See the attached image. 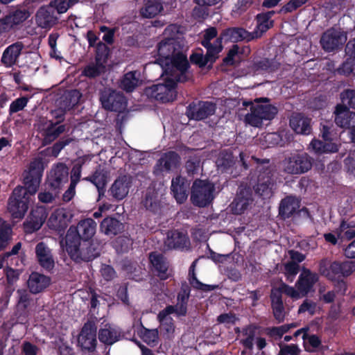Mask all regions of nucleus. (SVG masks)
<instances>
[{"mask_svg":"<svg viewBox=\"0 0 355 355\" xmlns=\"http://www.w3.org/2000/svg\"><path fill=\"white\" fill-rule=\"evenodd\" d=\"M349 58L341 64L338 69L339 74L349 76L350 74H355V56L349 55Z\"/></svg>","mask_w":355,"mask_h":355,"instance_id":"52","label":"nucleus"},{"mask_svg":"<svg viewBox=\"0 0 355 355\" xmlns=\"http://www.w3.org/2000/svg\"><path fill=\"white\" fill-rule=\"evenodd\" d=\"M12 239V229L10 225H4L0 227V252L6 248Z\"/></svg>","mask_w":355,"mask_h":355,"instance_id":"51","label":"nucleus"},{"mask_svg":"<svg viewBox=\"0 0 355 355\" xmlns=\"http://www.w3.org/2000/svg\"><path fill=\"white\" fill-rule=\"evenodd\" d=\"M105 71V66L102 63L96 62V64H89L86 66L83 75L89 78H94L100 76Z\"/></svg>","mask_w":355,"mask_h":355,"instance_id":"49","label":"nucleus"},{"mask_svg":"<svg viewBox=\"0 0 355 355\" xmlns=\"http://www.w3.org/2000/svg\"><path fill=\"white\" fill-rule=\"evenodd\" d=\"M311 121L302 113H295L290 118L289 125L297 134L308 135L311 132Z\"/></svg>","mask_w":355,"mask_h":355,"instance_id":"24","label":"nucleus"},{"mask_svg":"<svg viewBox=\"0 0 355 355\" xmlns=\"http://www.w3.org/2000/svg\"><path fill=\"white\" fill-rule=\"evenodd\" d=\"M189 284L196 290L202 291L204 292H209L211 291H214L215 289L218 288V285H211V284H206L202 282H201L200 280L198 279L197 277H192V279H189Z\"/></svg>","mask_w":355,"mask_h":355,"instance_id":"56","label":"nucleus"},{"mask_svg":"<svg viewBox=\"0 0 355 355\" xmlns=\"http://www.w3.org/2000/svg\"><path fill=\"white\" fill-rule=\"evenodd\" d=\"M51 283V278L37 272H33L28 279L27 285L32 294H37L44 291Z\"/></svg>","mask_w":355,"mask_h":355,"instance_id":"23","label":"nucleus"},{"mask_svg":"<svg viewBox=\"0 0 355 355\" xmlns=\"http://www.w3.org/2000/svg\"><path fill=\"white\" fill-rule=\"evenodd\" d=\"M216 163L222 172H227L235 164L236 160L232 152L223 150L220 153Z\"/></svg>","mask_w":355,"mask_h":355,"instance_id":"39","label":"nucleus"},{"mask_svg":"<svg viewBox=\"0 0 355 355\" xmlns=\"http://www.w3.org/2000/svg\"><path fill=\"white\" fill-rule=\"evenodd\" d=\"M18 295L17 306L21 311H26L31 305L33 300L30 291L26 289H18L17 291Z\"/></svg>","mask_w":355,"mask_h":355,"instance_id":"48","label":"nucleus"},{"mask_svg":"<svg viewBox=\"0 0 355 355\" xmlns=\"http://www.w3.org/2000/svg\"><path fill=\"white\" fill-rule=\"evenodd\" d=\"M149 260L156 275L162 280L167 279L168 278V266L164 256L157 252H152L149 254Z\"/></svg>","mask_w":355,"mask_h":355,"instance_id":"31","label":"nucleus"},{"mask_svg":"<svg viewBox=\"0 0 355 355\" xmlns=\"http://www.w3.org/2000/svg\"><path fill=\"white\" fill-rule=\"evenodd\" d=\"M336 124L343 128H355V112H352L345 105H337L334 112Z\"/></svg>","mask_w":355,"mask_h":355,"instance_id":"19","label":"nucleus"},{"mask_svg":"<svg viewBox=\"0 0 355 355\" xmlns=\"http://www.w3.org/2000/svg\"><path fill=\"white\" fill-rule=\"evenodd\" d=\"M300 349L295 344L285 345L281 347L278 355H300Z\"/></svg>","mask_w":355,"mask_h":355,"instance_id":"64","label":"nucleus"},{"mask_svg":"<svg viewBox=\"0 0 355 355\" xmlns=\"http://www.w3.org/2000/svg\"><path fill=\"white\" fill-rule=\"evenodd\" d=\"M181 157L175 151L170 150L162 155L153 166L155 176L162 175L164 173H170L180 166Z\"/></svg>","mask_w":355,"mask_h":355,"instance_id":"14","label":"nucleus"},{"mask_svg":"<svg viewBox=\"0 0 355 355\" xmlns=\"http://www.w3.org/2000/svg\"><path fill=\"white\" fill-rule=\"evenodd\" d=\"M163 10L159 0H145L144 6L141 9V14L145 18H153Z\"/></svg>","mask_w":355,"mask_h":355,"instance_id":"37","label":"nucleus"},{"mask_svg":"<svg viewBox=\"0 0 355 355\" xmlns=\"http://www.w3.org/2000/svg\"><path fill=\"white\" fill-rule=\"evenodd\" d=\"M35 19L38 26L42 28L53 27L58 21L54 15V10L51 8L41 7L37 12Z\"/></svg>","mask_w":355,"mask_h":355,"instance_id":"32","label":"nucleus"},{"mask_svg":"<svg viewBox=\"0 0 355 355\" xmlns=\"http://www.w3.org/2000/svg\"><path fill=\"white\" fill-rule=\"evenodd\" d=\"M35 255L40 266L47 271H51L55 266L51 250L44 242H40L35 247Z\"/></svg>","mask_w":355,"mask_h":355,"instance_id":"22","label":"nucleus"},{"mask_svg":"<svg viewBox=\"0 0 355 355\" xmlns=\"http://www.w3.org/2000/svg\"><path fill=\"white\" fill-rule=\"evenodd\" d=\"M110 49L103 42H98L96 45V62H105L109 56Z\"/></svg>","mask_w":355,"mask_h":355,"instance_id":"55","label":"nucleus"},{"mask_svg":"<svg viewBox=\"0 0 355 355\" xmlns=\"http://www.w3.org/2000/svg\"><path fill=\"white\" fill-rule=\"evenodd\" d=\"M318 271L328 280L336 282L337 286L345 293L347 291V284L344 279L355 271V261H331L329 258H323L319 261Z\"/></svg>","mask_w":355,"mask_h":355,"instance_id":"2","label":"nucleus"},{"mask_svg":"<svg viewBox=\"0 0 355 355\" xmlns=\"http://www.w3.org/2000/svg\"><path fill=\"white\" fill-rule=\"evenodd\" d=\"M159 60H164L166 64L176 54V41L174 38L168 37L161 40L157 44Z\"/></svg>","mask_w":355,"mask_h":355,"instance_id":"29","label":"nucleus"},{"mask_svg":"<svg viewBox=\"0 0 355 355\" xmlns=\"http://www.w3.org/2000/svg\"><path fill=\"white\" fill-rule=\"evenodd\" d=\"M142 340L148 345L155 347L158 343V331L157 329H148L143 327L138 333Z\"/></svg>","mask_w":355,"mask_h":355,"instance_id":"46","label":"nucleus"},{"mask_svg":"<svg viewBox=\"0 0 355 355\" xmlns=\"http://www.w3.org/2000/svg\"><path fill=\"white\" fill-rule=\"evenodd\" d=\"M347 33L340 28H330L321 35L320 43L325 52H334L340 50L346 43Z\"/></svg>","mask_w":355,"mask_h":355,"instance_id":"9","label":"nucleus"},{"mask_svg":"<svg viewBox=\"0 0 355 355\" xmlns=\"http://www.w3.org/2000/svg\"><path fill=\"white\" fill-rule=\"evenodd\" d=\"M79 0H54L53 3L58 13H64Z\"/></svg>","mask_w":355,"mask_h":355,"instance_id":"59","label":"nucleus"},{"mask_svg":"<svg viewBox=\"0 0 355 355\" xmlns=\"http://www.w3.org/2000/svg\"><path fill=\"white\" fill-rule=\"evenodd\" d=\"M44 168L42 157H37L23 173L24 186L16 187L8 200V211L13 218L21 219L26 215L39 189Z\"/></svg>","mask_w":355,"mask_h":355,"instance_id":"1","label":"nucleus"},{"mask_svg":"<svg viewBox=\"0 0 355 355\" xmlns=\"http://www.w3.org/2000/svg\"><path fill=\"white\" fill-rule=\"evenodd\" d=\"M217 322L220 324H224L226 326L234 325L239 318L234 313H222L217 317Z\"/></svg>","mask_w":355,"mask_h":355,"instance_id":"60","label":"nucleus"},{"mask_svg":"<svg viewBox=\"0 0 355 355\" xmlns=\"http://www.w3.org/2000/svg\"><path fill=\"white\" fill-rule=\"evenodd\" d=\"M254 39H257L256 33H252L242 27H229L225 28L220 32L218 37V40L233 43L242 41L249 42Z\"/></svg>","mask_w":355,"mask_h":355,"instance_id":"15","label":"nucleus"},{"mask_svg":"<svg viewBox=\"0 0 355 355\" xmlns=\"http://www.w3.org/2000/svg\"><path fill=\"white\" fill-rule=\"evenodd\" d=\"M119 335L114 329H101L98 331L99 340L107 345H111L119 340Z\"/></svg>","mask_w":355,"mask_h":355,"instance_id":"44","label":"nucleus"},{"mask_svg":"<svg viewBox=\"0 0 355 355\" xmlns=\"http://www.w3.org/2000/svg\"><path fill=\"white\" fill-rule=\"evenodd\" d=\"M109 171L103 166L98 164L91 175L84 178L83 180L92 183L96 187L98 196H103L105 192V187L107 183Z\"/></svg>","mask_w":355,"mask_h":355,"instance_id":"20","label":"nucleus"},{"mask_svg":"<svg viewBox=\"0 0 355 355\" xmlns=\"http://www.w3.org/2000/svg\"><path fill=\"white\" fill-rule=\"evenodd\" d=\"M275 14L274 10L263 12L259 13L255 17L257 23L255 29L252 33H256L257 38L262 36L263 33L267 32L274 26V21L271 19L272 17Z\"/></svg>","mask_w":355,"mask_h":355,"instance_id":"27","label":"nucleus"},{"mask_svg":"<svg viewBox=\"0 0 355 355\" xmlns=\"http://www.w3.org/2000/svg\"><path fill=\"white\" fill-rule=\"evenodd\" d=\"M124 227V224L114 217L105 218L100 225L101 232L110 236L121 234L123 232Z\"/></svg>","mask_w":355,"mask_h":355,"instance_id":"33","label":"nucleus"},{"mask_svg":"<svg viewBox=\"0 0 355 355\" xmlns=\"http://www.w3.org/2000/svg\"><path fill=\"white\" fill-rule=\"evenodd\" d=\"M73 141V139L70 137L69 136H64L60 138L58 141H56L52 147L48 148L46 149L47 151H51L50 155L56 157L60 151L67 145H69L71 142Z\"/></svg>","mask_w":355,"mask_h":355,"instance_id":"50","label":"nucleus"},{"mask_svg":"<svg viewBox=\"0 0 355 355\" xmlns=\"http://www.w3.org/2000/svg\"><path fill=\"white\" fill-rule=\"evenodd\" d=\"M215 185L205 180L196 179L191 189V201L198 207L209 205L214 199Z\"/></svg>","mask_w":355,"mask_h":355,"instance_id":"6","label":"nucleus"},{"mask_svg":"<svg viewBox=\"0 0 355 355\" xmlns=\"http://www.w3.org/2000/svg\"><path fill=\"white\" fill-rule=\"evenodd\" d=\"M71 216V214L66 209L63 208L57 209L49 218V225L57 230H64L67 227Z\"/></svg>","mask_w":355,"mask_h":355,"instance_id":"30","label":"nucleus"},{"mask_svg":"<svg viewBox=\"0 0 355 355\" xmlns=\"http://www.w3.org/2000/svg\"><path fill=\"white\" fill-rule=\"evenodd\" d=\"M189 243V238L187 234L174 230L168 236V245L173 248H184Z\"/></svg>","mask_w":355,"mask_h":355,"instance_id":"42","label":"nucleus"},{"mask_svg":"<svg viewBox=\"0 0 355 355\" xmlns=\"http://www.w3.org/2000/svg\"><path fill=\"white\" fill-rule=\"evenodd\" d=\"M66 130V125L53 123V121H49V125L44 130L42 144L46 146L50 144L60 137L61 134Z\"/></svg>","mask_w":355,"mask_h":355,"instance_id":"35","label":"nucleus"},{"mask_svg":"<svg viewBox=\"0 0 355 355\" xmlns=\"http://www.w3.org/2000/svg\"><path fill=\"white\" fill-rule=\"evenodd\" d=\"M69 168L65 164L60 162L53 165L47 176V189L55 194H59L69 181Z\"/></svg>","mask_w":355,"mask_h":355,"instance_id":"10","label":"nucleus"},{"mask_svg":"<svg viewBox=\"0 0 355 355\" xmlns=\"http://www.w3.org/2000/svg\"><path fill=\"white\" fill-rule=\"evenodd\" d=\"M47 214L42 207H38L31 212L28 220L24 223V229L28 232H33L41 228L46 220Z\"/></svg>","mask_w":355,"mask_h":355,"instance_id":"28","label":"nucleus"},{"mask_svg":"<svg viewBox=\"0 0 355 355\" xmlns=\"http://www.w3.org/2000/svg\"><path fill=\"white\" fill-rule=\"evenodd\" d=\"M100 101L103 107L108 111L122 112L127 107V99L120 92L105 89L101 93Z\"/></svg>","mask_w":355,"mask_h":355,"instance_id":"11","label":"nucleus"},{"mask_svg":"<svg viewBox=\"0 0 355 355\" xmlns=\"http://www.w3.org/2000/svg\"><path fill=\"white\" fill-rule=\"evenodd\" d=\"M82 97V94L78 89L67 91L62 96V103L65 110L73 109L77 105Z\"/></svg>","mask_w":355,"mask_h":355,"instance_id":"40","label":"nucleus"},{"mask_svg":"<svg viewBox=\"0 0 355 355\" xmlns=\"http://www.w3.org/2000/svg\"><path fill=\"white\" fill-rule=\"evenodd\" d=\"M318 279L319 277L317 273L313 272L310 269L303 267L296 286L301 293L306 295L312 290L314 284Z\"/></svg>","mask_w":355,"mask_h":355,"instance_id":"21","label":"nucleus"},{"mask_svg":"<svg viewBox=\"0 0 355 355\" xmlns=\"http://www.w3.org/2000/svg\"><path fill=\"white\" fill-rule=\"evenodd\" d=\"M258 164L259 175L256 184L253 187L255 193L263 199L270 198L275 189V168L270 164L269 159L255 158Z\"/></svg>","mask_w":355,"mask_h":355,"instance_id":"4","label":"nucleus"},{"mask_svg":"<svg viewBox=\"0 0 355 355\" xmlns=\"http://www.w3.org/2000/svg\"><path fill=\"white\" fill-rule=\"evenodd\" d=\"M28 98L22 96L13 101L10 105L9 114H12L22 110L27 105Z\"/></svg>","mask_w":355,"mask_h":355,"instance_id":"58","label":"nucleus"},{"mask_svg":"<svg viewBox=\"0 0 355 355\" xmlns=\"http://www.w3.org/2000/svg\"><path fill=\"white\" fill-rule=\"evenodd\" d=\"M144 94L148 98L155 99L163 103L172 102L177 96V92L171 91L167 86L162 83L146 87Z\"/></svg>","mask_w":355,"mask_h":355,"instance_id":"17","label":"nucleus"},{"mask_svg":"<svg viewBox=\"0 0 355 355\" xmlns=\"http://www.w3.org/2000/svg\"><path fill=\"white\" fill-rule=\"evenodd\" d=\"M24 45L21 42H17L8 46L3 52L1 62L6 67H12L16 64L21 53Z\"/></svg>","mask_w":355,"mask_h":355,"instance_id":"26","label":"nucleus"},{"mask_svg":"<svg viewBox=\"0 0 355 355\" xmlns=\"http://www.w3.org/2000/svg\"><path fill=\"white\" fill-rule=\"evenodd\" d=\"M216 110L214 103L198 101L189 103L185 114L189 120L202 121L214 114Z\"/></svg>","mask_w":355,"mask_h":355,"instance_id":"13","label":"nucleus"},{"mask_svg":"<svg viewBox=\"0 0 355 355\" xmlns=\"http://www.w3.org/2000/svg\"><path fill=\"white\" fill-rule=\"evenodd\" d=\"M192 16L198 21L205 19L209 16V9L207 6L197 5L192 10Z\"/></svg>","mask_w":355,"mask_h":355,"instance_id":"62","label":"nucleus"},{"mask_svg":"<svg viewBox=\"0 0 355 355\" xmlns=\"http://www.w3.org/2000/svg\"><path fill=\"white\" fill-rule=\"evenodd\" d=\"M340 99L342 101L341 105H345L349 109L352 108L355 110V90L347 89L341 92Z\"/></svg>","mask_w":355,"mask_h":355,"instance_id":"53","label":"nucleus"},{"mask_svg":"<svg viewBox=\"0 0 355 355\" xmlns=\"http://www.w3.org/2000/svg\"><path fill=\"white\" fill-rule=\"evenodd\" d=\"M300 209V202L294 196H288L283 198L279 206V215L281 218L286 220L293 216L296 213H303L309 218L310 213L306 207Z\"/></svg>","mask_w":355,"mask_h":355,"instance_id":"16","label":"nucleus"},{"mask_svg":"<svg viewBox=\"0 0 355 355\" xmlns=\"http://www.w3.org/2000/svg\"><path fill=\"white\" fill-rule=\"evenodd\" d=\"M191 287L189 284L186 282H183L181 284L180 290L178 294L177 300L178 302H187L190 297Z\"/></svg>","mask_w":355,"mask_h":355,"instance_id":"61","label":"nucleus"},{"mask_svg":"<svg viewBox=\"0 0 355 355\" xmlns=\"http://www.w3.org/2000/svg\"><path fill=\"white\" fill-rule=\"evenodd\" d=\"M132 184V176L130 175H119L112 184L109 192L116 200H123L128 194Z\"/></svg>","mask_w":355,"mask_h":355,"instance_id":"18","label":"nucleus"},{"mask_svg":"<svg viewBox=\"0 0 355 355\" xmlns=\"http://www.w3.org/2000/svg\"><path fill=\"white\" fill-rule=\"evenodd\" d=\"M137 71H129L125 73L120 82V87L126 92H132L139 84Z\"/></svg>","mask_w":355,"mask_h":355,"instance_id":"38","label":"nucleus"},{"mask_svg":"<svg viewBox=\"0 0 355 355\" xmlns=\"http://www.w3.org/2000/svg\"><path fill=\"white\" fill-rule=\"evenodd\" d=\"M168 62H171L172 67L178 71H187L190 67L187 56L180 52L176 53Z\"/></svg>","mask_w":355,"mask_h":355,"instance_id":"45","label":"nucleus"},{"mask_svg":"<svg viewBox=\"0 0 355 355\" xmlns=\"http://www.w3.org/2000/svg\"><path fill=\"white\" fill-rule=\"evenodd\" d=\"M100 272L103 279L107 282L112 281L116 277L115 270L110 265L102 264Z\"/></svg>","mask_w":355,"mask_h":355,"instance_id":"63","label":"nucleus"},{"mask_svg":"<svg viewBox=\"0 0 355 355\" xmlns=\"http://www.w3.org/2000/svg\"><path fill=\"white\" fill-rule=\"evenodd\" d=\"M280 64L275 59L263 58L253 63L252 69L258 73H272L279 68Z\"/></svg>","mask_w":355,"mask_h":355,"instance_id":"36","label":"nucleus"},{"mask_svg":"<svg viewBox=\"0 0 355 355\" xmlns=\"http://www.w3.org/2000/svg\"><path fill=\"white\" fill-rule=\"evenodd\" d=\"M222 40H216L215 42L207 50L205 55L207 59L209 61L208 69L212 68L213 64L216 62L218 58V54L223 49Z\"/></svg>","mask_w":355,"mask_h":355,"instance_id":"47","label":"nucleus"},{"mask_svg":"<svg viewBox=\"0 0 355 355\" xmlns=\"http://www.w3.org/2000/svg\"><path fill=\"white\" fill-rule=\"evenodd\" d=\"M66 243V250L71 259L76 263L89 262L100 256L99 245L94 240Z\"/></svg>","mask_w":355,"mask_h":355,"instance_id":"5","label":"nucleus"},{"mask_svg":"<svg viewBox=\"0 0 355 355\" xmlns=\"http://www.w3.org/2000/svg\"><path fill=\"white\" fill-rule=\"evenodd\" d=\"M259 327L255 324H250L242 328L241 334L243 338L240 340V343L245 349L250 351L253 349L254 342L257 338V331Z\"/></svg>","mask_w":355,"mask_h":355,"instance_id":"34","label":"nucleus"},{"mask_svg":"<svg viewBox=\"0 0 355 355\" xmlns=\"http://www.w3.org/2000/svg\"><path fill=\"white\" fill-rule=\"evenodd\" d=\"M255 102L257 104L244 101L242 104L244 110L250 107V112L245 114L239 113V115H244V121L246 124L253 127H260L263 120L273 119L278 112V109L276 106L270 104V99L266 97L256 98Z\"/></svg>","mask_w":355,"mask_h":355,"instance_id":"3","label":"nucleus"},{"mask_svg":"<svg viewBox=\"0 0 355 355\" xmlns=\"http://www.w3.org/2000/svg\"><path fill=\"white\" fill-rule=\"evenodd\" d=\"M97 326L94 320H88L83 325L78 338V345L83 351L94 352L96 350Z\"/></svg>","mask_w":355,"mask_h":355,"instance_id":"12","label":"nucleus"},{"mask_svg":"<svg viewBox=\"0 0 355 355\" xmlns=\"http://www.w3.org/2000/svg\"><path fill=\"white\" fill-rule=\"evenodd\" d=\"M189 184L187 180L179 175L171 181V192L178 203H183L188 197Z\"/></svg>","mask_w":355,"mask_h":355,"instance_id":"25","label":"nucleus"},{"mask_svg":"<svg viewBox=\"0 0 355 355\" xmlns=\"http://www.w3.org/2000/svg\"><path fill=\"white\" fill-rule=\"evenodd\" d=\"M96 230V223L91 218L81 220L76 226L71 225L67 230L65 243H72L93 240Z\"/></svg>","mask_w":355,"mask_h":355,"instance_id":"7","label":"nucleus"},{"mask_svg":"<svg viewBox=\"0 0 355 355\" xmlns=\"http://www.w3.org/2000/svg\"><path fill=\"white\" fill-rule=\"evenodd\" d=\"M29 12L28 10H17L13 12L11 15H7L12 26L18 25L25 20H26L29 17Z\"/></svg>","mask_w":355,"mask_h":355,"instance_id":"54","label":"nucleus"},{"mask_svg":"<svg viewBox=\"0 0 355 355\" xmlns=\"http://www.w3.org/2000/svg\"><path fill=\"white\" fill-rule=\"evenodd\" d=\"M189 60L192 64L198 66L200 68L208 67L209 64V61L207 59V56L204 55L202 53L194 52L191 53Z\"/></svg>","mask_w":355,"mask_h":355,"instance_id":"57","label":"nucleus"},{"mask_svg":"<svg viewBox=\"0 0 355 355\" xmlns=\"http://www.w3.org/2000/svg\"><path fill=\"white\" fill-rule=\"evenodd\" d=\"M252 201L251 193L248 190L240 191L237 197L235 198L236 209H237V214H242L245 209H247L250 203Z\"/></svg>","mask_w":355,"mask_h":355,"instance_id":"43","label":"nucleus"},{"mask_svg":"<svg viewBox=\"0 0 355 355\" xmlns=\"http://www.w3.org/2000/svg\"><path fill=\"white\" fill-rule=\"evenodd\" d=\"M146 209L154 214L161 210V202L158 199L157 193L154 191H147L143 201Z\"/></svg>","mask_w":355,"mask_h":355,"instance_id":"41","label":"nucleus"},{"mask_svg":"<svg viewBox=\"0 0 355 355\" xmlns=\"http://www.w3.org/2000/svg\"><path fill=\"white\" fill-rule=\"evenodd\" d=\"M313 159L306 153H291L283 161L284 171L288 174L300 175L311 169Z\"/></svg>","mask_w":355,"mask_h":355,"instance_id":"8","label":"nucleus"}]
</instances>
